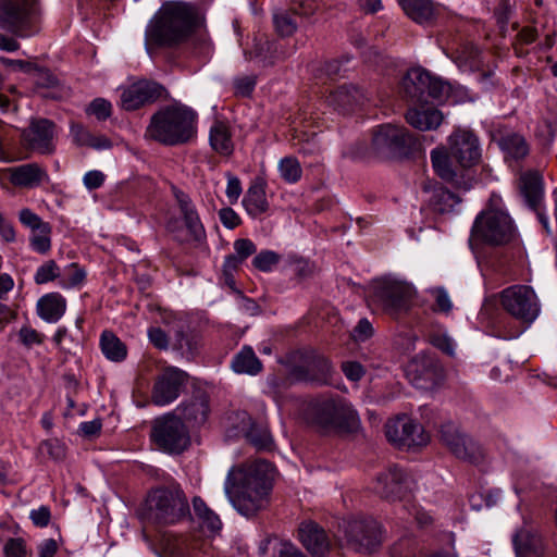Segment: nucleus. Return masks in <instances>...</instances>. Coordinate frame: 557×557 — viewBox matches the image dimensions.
I'll return each mask as SVG.
<instances>
[{
  "label": "nucleus",
  "mask_w": 557,
  "mask_h": 557,
  "mask_svg": "<svg viewBox=\"0 0 557 557\" xmlns=\"http://www.w3.org/2000/svg\"><path fill=\"white\" fill-rule=\"evenodd\" d=\"M281 261V256L273 250H261L252 259V265L261 272H271Z\"/></svg>",
  "instance_id": "nucleus-43"
},
{
  "label": "nucleus",
  "mask_w": 557,
  "mask_h": 557,
  "mask_svg": "<svg viewBox=\"0 0 557 557\" xmlns=\"http://www.w3.org/2000/svg\"><path fill=\"white\" fill-rule=\"evenodd\" d=\"M432 344L446 352L447 355H454L455 352V343L454 341L447 336L446 334H433L430 337Z\"/></svg>",
  "instance_id": "nucleus-62"
},
{
  "label": "nucleus",
  "mask_w": 557,
  "mask_h": 557,
  "mask_svg": "<svg viewBox=\"0 0 557 557\" xmlns=\"http://www.w3.org/2000/svg\"><path fill=\"white\" fill-rule=\"evenodd\" d=\"M226 178H227V185H226V189H225V195H226L230 203L234 205L238 201V199L242 195V191H243L242 183L237 176H235L231 173H226Z\"/></svg>",
  "instance_id": "nucleus-55"
},
{
  "label": "nucleus",
  "mask_w": 557,
  "mask_h": 557,
  "mask_svg": "<svg viewBox=\"0 0 557 557\" xmlns=\"http://www.w3.org/2000/svg\"><path fill=\"white\" fill-rule=\"evenodd\" d=\"M430 157L435 173L447 182L454 181L456 173L449 161L447 150L444 147H437L431 151Z\"/></svg>",
  "instance_id": "nucleus-35"
},
{
  "label": "nucleus",
  "mask_w": 557,
  "mask_h": 557,
  "mask_svg": "<svg viewBox=\"0 0 557 557\" xmlns=\"http://www.w3.org/2000/svg\"><path fill=\"white\" fill-rule=\"evenodd\" d=\"M486 313L504 310L507 313H539L540 305L530 286L513 285L500 293L487 295L483 302Z\"/></svg>",
  "instance_id": "nucleus-9"
},
{
  "label": "nucleus",
  "mask_w": 557,
  "mask_h": 557,
  "mask_svg": "<svg viewBox=\"0 0 557 557\" xmlns=\"http://www.w3.org/2000/svg\"><path fill=\"white\" fill-rule=\"evenodd\" d=\"M273 467L265 460L232 468L224 482V492L235 510L246 517H255L267 508L272 487Z\"/></svg>",
  "instance_id": "nucleus-1"
},
{
  "label": "nucleus",
  "mask_w": 557,
  "mask_h": 557,
  "mask_svg": "<svg viewBox=\"0 0 557 557\" xmlns=\"http://www.w3.org/2000/svg\"><path fill=\"white\" fill-rule=\"evenodd\" d=\"M404 12L418 24L428 25L435 20V8L431 0H398Z\"/></svg>",
  "instance_id": "nucleus-29"
},
{
  "label": "nucleus",
  "mask_w": 557,
  "mask_h": 557,
  "mask_svg": "<svg viewBox=\"0 0 557 557\" xmlns=\"http://www.w3.org/2000/svg\"><path fill=\"white\" fill-rule=\"evenodd\" d=\"M513 236L515 226L508 213L499 209H487L475 218L470 243L480 242L499 246L509 243Z\"/></svg>",
  "instance_id": "nucleus-6"
},
{
  "label": "nucleus",
  "mask_w": 557,
  "mask_h": 557,
  "mask_svg": "<svg viewBox=\"0 0 557 557\" xmlns=\"http://www.w3.org/2000/svg\"><path fill=\"white\" fill-rule=\"evenodd\" d=\"M406 373L413 386L430 391L438 386L443 379V368L431 355L416 356L406 368Z\"/></svg>",
  "instance_id": "nucleus-14"
},
{
  "label": "nucleus",
  "mask_w": 557,
  "mask_h": 557,
  "mask_svg": "<svg viewBox=\"0 0 557 557\" xmlns=\"http://www.w3.org/2000/svg\"><path fill=\"white\" fill-rule=\"evenodd\" d=\"M441 436L443 442L457 458L470 461L475 460L478 447L467 435L460 433L451 425H448L442 429Z\"/></svg>",
  "instance_id": "nucleus-23"
},
{
  "label": "nucleus",
  "mask_w": 557,
  "mask_h": 557,
  "mask_svg": "<svg viewBox=\"0 0 557 557\" xmlns=\"http://www.w3.org/2000/svg\"><path fill=\"white\" fill-rule=\"evenodd\" d=\"M256 86V77L255 76H239L234 79V88L236 95L239 96H249Z\"/></svg>",
  "instance_id": "nucleus-56"
},
{
  "label": "nucleus",
  "mask_w": 557,
  "mask_h": 557,
  "mask_svg": "<svg viewBox=\"0 0 557 557\" xmlns=\"http://www.w3.org/2000/svg\"><path fill=\"white\" fill-rule=\"evenodd\" d=\"M209 140L212 149L222 156H230L234 145L232 135L226 123L214 121L210 128Z\"/></svg>",
  "instance_id": "nucleus-31"
},
{
  "label": "nucleus",
  "mask_w": 557,
  "mask_h": 557,
  "mask_svg": "<svg viewBox=\"0 0 557 557\" xmlns=\"http://www.w3.org/2000/svg\"><path fill=\"white\" fill-rule=\"evenodd\" d=\"M443 113L433 108L409 109L406 113V121L419 131L436 129L443 122Z\"/></svg>",
  "instance_id": "nucleus-28"
},
{
  "label": "nucleus",
  "mask_w": 557,
  "mask_h": 557,
  "mask_svg": "<svg viewBox=\"0 0 557 557\" xmlns=\"http://www.w3.org/2000/svg\"><path fill=\"white\" fill-rule=\"evenodd\" d=\"M333 371L334 368L331 360L315 350L308 351L305 358V364L298 367L296 370L300 379L320 385L330 383Z\"/></svg>",
  "instance_id": "nucleus-19"
},
{
  "label": "nucleus",
  "mask_w": 557,
  "mask_h": 557,
  "mask_svg": "<svg viewBox=\"0 0 557 557\" xmlns=\"http://www.w3.org/2000/svg\"><path fill=\"white\" fill-rule=\"evenodd\" d=\"M10 183L18 188L33 189L49 181L44 166L38 163H25L7 170Z\"/></svg>",
  "instance_id": "nucleus-21"
},
{
  "label": "nucleus",
  "mask_w": 557,
  "mask_h": 557,
  "mask_svg": "<svg viewBox=\"0 0 557 557\" xmlns=\"http://www.w3.org/2000/svg\"><path fill=\"white\" fill-rule=\"evenodd\" d=\"M430 84V74L420 69H411L401 81V91L414 102L426 103V87Z\"/></svg>",
  "instance_id": "nucleus-25"
},
{
  "label": "nucleus",
  "mask_w": 557,
  "mask_h": 557,
  "mask_svg": "<svg viewBox=\"0 0 557 557\" xmlns=\"http://www.w3.org/2000/svg\"><path fill=\"white\" fill-rule=\"evenodd\" d=\"M165 87L156 81L139 79L121 88L120 102L126 111H134L166 98Z\"/></svg>",
  "instance_id": "nucleus-13"
},
{
  "label": "nucleus",
  "mask_w": 557,
  "mask_h": 557,
  "mask_svg": "<svg viewBox=\"0 0 557 557\" xmlns=\"http://www.w3.org/2000/svg\"><path fill=\"white\" fill-rule=\"evenodd\" d=\"M518 557H541L544 552L543 539L532 527H524L513 536Z\"/></svg>",
  "instance_id": "nucleus-26"
},
{
  "label": "nucleus",
  "mask_w": 557,
  "mask_h": 557,
  "mask_svg": "<svg viewBox=\"0 0 557 557\" xmlns=\"http://www.w3.org/2000/svg\"><path fill=\"white\" fill-rule=\"evenodd\" d=\"M197 20L196 8L183 1L162 4L146 27V46H171L183 41Z\"/></svg>",
  "instance_id": "nucleus-2"
},
{
  "label": "nucleus",
  "mask_w": 557,
  "mask_h": 557,
  "mask_svg": "<svg viewBox=\"0 0 557 557\" xmlns=\"http://www.w3.org/2000/svg\"><path fill=\"white\" fill-rule=\"evenodd\" d=\"M341 369L347 380L352 382L360 381L366 374L364 367L358 361H344Z\"/></svg>",
  "instance_id": "nucleus-54"
},
{
  "label": "nucleus",
  "mask_w": 557,
  "mask_h": 557,
  "mask_svg": "<svg viewBox=\"0 0 557 557\" xmlns=\"http://www.w3.org/2000/svg\"><path fill=\"white\" fill-rule=\"evenodd\" d=\"M450 86L435 77L430 75V84L426 87V103L430 100L443 101L449 94Z\"/></svg>",
  "instance_id": "nucleus-47"
},
{
  "label": "nucleus",
  "mask_w": 557,
  "mask_h": 557,
  "mask_svg": "<svg viewBox=\"0 0 557 557\" xmlns=\"http://www.w3.org/2000/svg\"><path fill=\"white\" fill-rule=\"evenodd\" d=\"M448 151L462 168H470L481 159V148L476 135L465 128L455 129L448 137Z\"/></svg>",
  "instance_id": "nucleus-15"
},
{
  "label": "nucleus",
  "mask_w": 557,
  "mask_h": 557,
  "mask_svg": "<svg viewBox=\"0 0 557 557\" xmlns=\"http://www.w3.org/2000/svg\"><path fill=\"white\" fill-rule=\"evenodd\" d=\"M479 55H480V51L476 47L467 46L459 52V54L457 55L456 62L459 67H463V69L469 67L472 70V69L479 66V63H480Z\"/></svg>",
  "instance_id": "nucleus-48"
},
{
  "label": "nucleus",
  "mask_w": 557,
  "mask_h": 557,
  "mask_svg": "<svg viewBox=\"0 0 557 557\" xmlns=\"http://www.w3.org/2000/svg\"><path fill=\"white\" fill-rule=\"evenodd\" d=\"M521 193L532 209H536L543 198L541 176L536 172L524 173L520 177Z\"/></svg>",
  "instance_id": "nucleus-32"
},
{
  "label": "nucleus",
  "mask_w": 557,
  "mask_h": 557,
  "mask_svg": "<svg viewBox=\"0 0 557 557\" xmlns=\"http://www.w3.org/2000/svg\"><path fill=\"white\" fill-rule=\"evenodd\" d=\"M61 270L54 260H48L42 263L35 272L34 281L41 285L47 284L55 278H60Z\"/></svg>",
  "instance_id": "nucleus-44"
},
{
  "label": "nucleus",
  "mask_w": 557,
  "mask_h": 557,
  "mask_svg": "<svg viewBox=\"0 0 557 557\" xmlns=\"http://www.w3.org/2000/svg\"><path fill=\"white\" fill-rule=\"evenodd\" d=\"M219 218L223 226L228 230L237 227L242 222L240 216L230 207L222 208L219 211Z\"/></svg>",
  "instance_id": "nucleus-60"
},
{
  "label": "nucleus",
  "mask_w": 557,
  "mask_h": 557,
  "mask_svg": "<svg viewBox=\"0 0 557 557\" xmlns=\"http://www.w3.org/2000/svg\"><path fill=\"white\" fill-rule=\"evenodd\" d=\"M104 178L106 176L101 171L92 170L85 173L83 183L87 189L92 190L101 187L104 183Z\"/></svg>",
  "instance_id": "nucleus-63"
},
{
  "label": "nucleus",
  "mask_w": 557,
  "mask_h": 557,
  "mask_svg": "<svg viewBox=\"0 0 557 557\" xmlns=\"http://www.w3.org/2000/svg\"><path fill=\"white\" fill-rule=\"evenodd\" d=\"M385 435L388 442L398 447L424 446L430 441L423 426L407 416L389 419L385 424Z\"/></svg>",
  "instance_id": "nucleus-12"
},
{
  "label": "nucleus",
  "mask_w": 557,
  "mask_h": 557,
  "mask_svg": "<svg viewBox=\"0 0 557 557\" xmlns=\"http://www.w3.org/2000/svg\"><path fill=\"white\" fill-rule=\"evenodd\" d=\"M175 197L190 237L195 242L201 243L206 238V231L195 205L189 196L183 191H176Z\"/></svg>",
  "instance_id": "nucleus-24"
},
{
  "label": "nucleus",
  "mask_w": 557,
  "mask_h": 557,
  "mask_svg": "<svg viewBox=\"0 0 557 557\" xmlns=\"http://www.w3.org/2000/svg\"><path fill=\"white\" fill-rule=\"evenodd\" d=\"M65 310L66 300L59 293L46 294L37 301L38 313H64Z\"/></svg>",
  "instance_id": "nucleus-38"
},
{
  "label": "nucleus",
  "mask_w": 557,
  "mask_h": 557,
  "mask_svg": "<svg viewBox=\"0 0 557 557\" xmlns=\"http://www.w3.org/2000/svg\"><path fill=\"white\" fill-rule=\"evenodd\" d=\"M275 549V557H306L295 544L288 541H280Z\"/></svg>",
  "instance_id": "nucleus-64"
},
{
  "label": "nucleus",
  "mask_w": 557,
  "mask_h": 557,
  "mask_svg": "<svg viewBox=\"0 0 557 557\" xmlns=\"http://www.w3.org/2000/svg\"><path fill=\"white\" fill-rule=\"evenodd\" d=\"M86 113L95 115L99 121H104L112 113V104L104 98H96L87 107Z\"/></svg>",
  "instance_id": "nucleus-49"
},
{
  "label": "nucleus",
  "mask_w": 557,
  "mask_h": 557,
  "mask_svg": "<svg viewBox=\"0 0 557 557\" xmlns=\"http://www.w3.org/2000/svg\"><path fill=\"white\" fill-rule=\"evenodd\" d=\"M535 317L536 315H508L507 321L502 323L504 324L505 329L508 327L509 330L503 333L499 332L498 336L507 339L518 337L530 326Z\"/></svg>",
  "instance_id": "nucleus-37"
},
{
  "label": "nucleus",
  "mask_w": 557,
  "mask_h": 557,
  "mask_svg": "<svg viewBox=\"0 0 557 557\" xmlns=\"http://www.w3.org/2000/svg\"><path fill=\"white\" fill-rule=\"evenodd\" d=\"M299 541L313 556L323 557L331 548V541L325 531L313 521H306L298 529Z\"/></svg>",
  "instance_id": "nucleus-22"
},
{
  "label": "nucleus",
  "mask_w": 557,
  "mask_h": 557,
  "mask_svg": "<svg viewBox=\"0 0 557 557\" xmlns=\"http://www.w3.org/2000/svg\"><path fill=\"white\" fill-rule=\"evenodd\" d=\"M39 0H0V28L17 37L38 33Z\"/></svg>",
  "instance_id": "nucleus-5"
},
{
  "label": "nucleus",
  "mask_w": 557,
  "mask_h": 557,
  "mask_svg": "<svg viewBox=\"0 0 557 557\" xmlns=\"http://www.w3.org/2000/svg\"><path fill=\"white\" fill-rule=\"evenodd\" d=\"M436 206L440 212H447L460 202V199L446 188H438L435 193Z\"/></svg>",
  "instance_id": "nucleus-50"
},
{
  "label": "nucleus",
  "mask_w": 557,
  "mask_h": 557,
  "mask_svg": "<svg viewBox=\"0 0 557 557\" xmlns=\"http://www.w3.org/2000/svg\"><path fill=\"white\" fill-rule=\"evenodd\" d=\"M86 278V272L77 263L66 265L59 278V285L62 288H74L81 286Z\"/></svg>",
  "instance_id": "nucleus-39"
},
{
  "label": "nucleus",
  "mask_w": 557,
  "mask_h": 557,
  "mask_svg": "<svg viewBox=\"0 0 557 557\" xmlns=\"http://www.w3.org/2000/svg\"><path fill=\"white\" fill-rule=\"evenodd\" d=\"M249 441L259 448H268L272 443V436L267 426L251 424L247 430Z\"/></svg>",
  "instance_id": "nucleus-46"
},
{
  "label": "nucleus",
  "mask_w": 557,
  "mask_h": 557,
  "mask_svg": "<svg viewBox=\"0 0 557 557\" xmlns=\"http://www.w3.org/2000/svg\"><path fill=\"white\" fill-rule=\"evenodd\" d=\"M243 206L248 215L257 218L269 209V202L265 194V184L261 180L255 181L247 189Z\"/></svg>",
  "instance_id": "nucleus-27"
},
{
  "label": "nucleus",
  "mask_w": 557,
  "mask_h": 557,
  "mask_svg": "<svg viewBox=\"0 0 557 557\" xmlns=\"http://www.w3.org/2000/svg\"><path fill=\"white\" fill-rule=\"evenodd\" d=\"M151 440L161 450L170 454L182 453L190 443L186 425L172 413L163 414L153 421Z\"/></svg>",
  "instance_id": "nucleus-11"
},
{
  "label": "nucleus",
  "mask_w": 557,
  "mask_h": 557,
  "mask_svg": "<svg viewBox=\"0 0 557 557\" xmlns=\"http://www.w3.org/2000/svg\"><path fill=\"white\" fill-rule=\"evenodd\" d=\"M307 423L321 431H354L359 425L355 408L339 396H320L310 400L304 409Z\"/></svg>",
  "instance_id": "nucleus-3"
},
{
  "label": "nucleus",
  "mask_w": 557,
  "mask_h": 557,
  "mask_svg": "<svg viewBox=\"0 0 557 557\" xmlns=\"http://www.w3.org/2000/svg\"><path fill=\"white\" fill-rule=\"evenodd\" d=\"M374 335V327L372 323L367 319L362 318L358 324L352 329L350 337L355 343H363Z\"/></svg>",
  "instance_id": "nucleus-51"
},
{
  "label": "nucleus",
  "mask_w": 557,
  "mask_h": 557,
  "mask_svg": "<svg viewBox=\"0 0 557 557\" xmlns=\"http://www.w3.org/2000/svg\"><path fill=\"white\" fill-rule=\"evenodd\" d=\"M373 145L380 151L401 156L408 153L416 145V140L405 127L385 124L375 129Z\"/></svg>",
  "instance_id": "nucleus-16"
},
{
  "label": "nucleus",
  "mask_w": 557,
  "mask_h": 557,
  "mask_svg": "<svg viewBox=\"0 0 557 557\" xmlns=\"http://www.w3.org/2000/svg\"><path fill=\"white\" fill-rule=\"evenodd\" d=\"M373 300L386 310H409L417 298L416 287L393 275L374 278L370 283Z\"/></svg>",
  "instance_id": "nucleus-7"
},
{
  "label": "nucleus",
  "mask_w": 557,
  "mask_h": 557,
  "mask_svg": "<svg viewBox=\"0 0 557 557\" xmlns=\"http://www.w3.org/2000/svg\"><path fill=\"white\" fill-rule=\"evenodd\" d=\"M410 476L394 466L382 471L375 480L374 492L388 500L401 499L411 490Z\"/></svg>",
  "instance_id": "nucleus-18"
},
{
  "label": "nucleus",
  "mask_w": 557,
  "mask_h": 557,
  "mask_svg": "<svg viewBox=\"0 0 557 557\" xmlns=\"http://www.w3.org/2000/svg\"><path fill=\"white\" fill-rule=\"evenodd\" d=\"M209 413V405L206 399H195L184 405L183 414L188 421L195 424H202L206 422Z\"/></svg>",
  "instance_id": "nucleus-40"
},
{
  "label": "nucleus",
  "mask_w": 557,
  "mask_h": 557,
  "mask_svg": "<svg viewBox=\"0 0 557 557\" xmlns=\"http://www.w3.org/2000/svg\"><path fill=\"white\" fill-rule=\"evenodd\" d=\"M277 169L280 176L289 184H295L301 178L302 169L295 157H285L281 159Z\"/></svg>",
  "instance_id": "nucleus-41"
},
{
  "label": "nucleus",
  "mask_w": 557,
  "mask_h": 557,
  "mask_svg": "<svg viewBox=\"0 0 557 557\" xmlns=\"http://www.w3.org/2000/svg\"><path fill=\"white\" fill-rule=\"evenodd\" d=\"M362 99V92L354 85H344L327 96V102L335 109L346 110Z\"/></svg>",
  "instance_id": "nucleus-33"
},
{
  "label": "nucleus",
  "mask_w": 557,
  "mask_h": 557,
  "mask_svg": "<svg viewBox=\"0 0 557 557\" xmlns=\"http://www.w3.org/2000/svg\"><path fill=\"white\" fill-rule=\"evenodd\" d=\"M196 133V113L186 106L166 107L151 117L146 135L165 145L189 141Z\"/></svg>",
  "instance_id": "nucleus-4"
},
{
  "label": "nucleus",
  "mask_w": 557,
  "mask_h": 557,
  "mask_svg": "<svg viewBox=\"0 0 557 557\" xmlns=\"http://www.w3.org/2000/svg\"><path fill=\"white\" fill-rule=\"evenodd\" d=\"M273 21L275 28L281 36H290L297 29V23L295 22L293 14L287 11L276 12L273 15Z\"/></svg>",
  "instance_id": "nucleus-45"
},
{
  "label": "nucleus",
  "mask_w": 557,
  "mask_h": 557,
  "mask_svg": "<svg viewBox=\"0 0 557 557\" xmlns=\"http://www.w3.org/2000/svg\"><path fill=\"white\" fill-rule=\"evenodd\" d=\"M187 381V374L176 367H168L156 379L151 400L157 406H166L178 398Z\"/></svg>",
  "instance_id": "nucleus-17"
},
{
  "label": "nucleus",
  "mask_w": 557,
  "mask_h": 557,
  "mask_svg": "<svg viewBox=\"0 0 557 557\" xmlns=\"http://www.w3.org/2000/svg\"><path fill=\"white\" fill-rule=\"evenodd\" d=\"M500 147L506 157L519 160L529 153V147L524 138L518 134H509L503 137Z\"/></svg>",
  "instance_id": "nucleus-36"
},
{
  "label": "nucleus",
  "mask_w": 557,
  "mask_h": 557,
  "mask_svg": "<svg viewBox=\"0 0 557 557\" xmlns=\"http://www.w3.org/2000/svg\"><path fill=\"white\" fill-rule=\"evenodd\" d=\"M149 341L160 349H165L169 346V334L160 326H151L148 330Z\"/></svg>",
  "instance_id": "nucleus-59"
},
{
  "label": "nucleus",
  "mask_w": 557,
  "mask_h": 557,
  "mask_svg": "<svg viewBox=\"0 0 557 557\" xmlns=\"http://www.w3.org/2000/svg\"><path fill=\"white\" fill-rule=\"evenodd\" d=\"M100 347L106 358L111 361L120 362L126 358L127 350L125 345L110 331L102 332Z\"/></svg>",
  "instance_id": "nucleus-34"
},
{
  "label": "nucleus",
  "mask_w": 557,
  "mask_h": 557,
  "mask_svg": "<svg viewBox=\"0 0 557 557\" xmlns=\"http://www.w3.org/2000/svg\"><path fill=\"white\" fill-rule=\"evenodd\" d=\"M234 256L243 263L248 257L257 251L252 240L248 238L236 239L233 244Z\"/></svg>",
  "instance_id": "nucleus-52"
},
{
  "label": "nucleus",
  "mask_w": 557,
  "mask_h": 557,
  "mask_svg": "<svg viewBox=\"0 0 557 557\" xmlns=\"http://www.w3.org/2000/svg\"><path fill=\"white\" fill-rule=\"evenodd\" d=\"M174 556H190L197 549V544L185 539H177L175 546L169 548Z\"/></svg>",
  "instance_id": "nucleus-61"
},
{
  "label": "nucleus",
  "mask_w": 557,
  "mask_h": 557,
  "mask_svg": "<svg viewBox=\"0 0 557 557\" xmlns=\"http://www.w3.org/2000/svg\"><path fill=\"white\" fill-rule=\"evenodd\" d=\"M231 368L235 373L257 375L262 363L250 346H244L232 359Z\"/></svg>",
  "instance_id": "nucleus-30"
},
{
  "label": "nucleus",
  "mask_w": 557,
  "mask_h": 557,
  "mask_svg": "<svg viewBox=\"0 0 557 557\" xmlns=\"http://www.w3.org/2000/svg\"><path fill=\"white\" fill-rule=\"evenodd\" d=\"M383 543L381 524L371 517H356L344 524V544L359 554H372Z\"/></svg>",
  "instance_id": "nucleus-10"
},
{
  "label": "nucleus",
  "mask_w": 557,
  "mask_h": 557,
  "mask_svg": "<svg viewBox=\"0 0 557 557\" xmlns=\"http://www.w3.org/2000/svg\"><path fill=\"white\" fill-rule=\"evenodd\" d=\"M29 244L33 250L39 253H47L51 248V226L46 224V227H39L36 232H32Z\"/></svg>",
  "instance_id": "nucleus-42"
},
{
  "label": "nucleus",
  "mask_w": 557,
  "mask_h": 557,
  "mask_svg": "<svg viewBox=\"0 0 557 557\" xmlns=\"http://www.w3.org/2000/svg\"><path fill=\"white\" fill-rule=\"evenodd\" d=\"M54 124L41 119L33 121L30 125L23 131V138L27 146L39 153H50L53 151Z\"/></svg>",
  "instance_id": "nucleus-20"
},
{
  "label": "nucleus",
  "mask_w": 557,
  "mask_h": 557,
  "mask_svg": "<svg viewBox=\"0 0 557 557\" xmlns=\"http://www.w3.org/2000/svg\"><path fill=\"white\" fill-rule=\"evenodd\" d=\"M18 219L20 222L30 228L32 232H36L39 227H46V224H48V222L42 221L38 214L28 208H24L18 212Z\"/></svg>",
  "instance_id": "nucleus-53"
},
{
  "label": "nucleus",
  "mask_w": 557,
  "mask_h": 557,
  "mask_svg": "<svg viewBox=\"0 0 557 557\" xmlns=\"http://www.w3.org/2000/svg\"><path fill=\"white\" fill-rule=\"evenodd\" d=\"M290 265L293 267L294 273L300 278L309 277L314 272V265L301 258L293 257L290 259Z\"/></svg>",
  "instance_id": "nucleus-57"
},
{
  "label": "nucleus",
  "mask_w": 557,
  "mask_h": 557,
  "mask_svg": "<svg viewBox=\"0 0 557 557\" xmlns=\"http://www.w3.org/2000/svg\"><path fill=\"white\" fill-rule=\"evenodd\" d=\"M7 557H26V546L22 539H10L4 545Z\"/></svg>",
  "instance_id": "nucleus-58"
},
{
  "label": "nucleus",
  "mask_w": 557,
  "mask_h": 557,
  "mask_svg": "<svg viewBox=\"0 0 557 557\" xmlns=\"http://www.w3.org/2000/svg\"><path fill=\"white\" fill-rule=\"evenodd\" d=\"M148 517L159 523L172 524L189 512L187 499L178 486L152 491L147 499Z\"/></svg>",
  "instance_id": "nucleus-8"
}]
</instances>
